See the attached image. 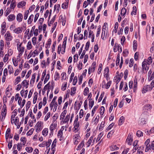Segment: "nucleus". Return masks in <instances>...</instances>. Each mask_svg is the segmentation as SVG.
<instances>
[{
  "instance_id": "obj_1",
  "label": "nucleus",
  "mask_w": 154,
  "mask_h": 154,
  "mask_svg": "<svg viewBox=\"0 0 154 154\" xmlns=\"http://www.w3.org/2000/svg\"><path fill=\"white\" fill-rule=\"evenodd\" d=\"M154 86V79L153 80L150 85H145L142 89V92L143 94L146 93V92L151 91Z\"/></svg>"
},
{
  "instance_id": "obj_2",
  "label": "nucleus",
  "mask_w": 154,
  "mask_h": 154,
  "mask_svg": "<svg viewBox=\"0 0 154 154\" xmlns=\"http://www.w3.org/2000/svg\"><path fill=\"white\" fill-rule=\"evenodd\" d=\"M2 110V112L0 117V119L2 121H3L7 113V108L5 105L3 106Z\"/></svg>"
},
{
  "instance_id": "obj_3",
  "label": "nucleus",
  "mask_w": 154,
  "mask_h": 154,
  "mask_svg": "<svg viewBox=\"0 0 154 154\" xmlns=\"http://www.w3.org/2000/svg\"><path fill=\"white\" fill-rule=\"evenodd\" d=\"M5 39L7 41H11L13 39V37L9 31H7L5 35Z\"/></svg>"
},
{
  "instance_id": "obj_4",
  "label": "nucleus",
  "mask_w": 154,
  "mask_h": 154,
  "mask_svg": "<svg viewBox=\"0 0 154 154\" xmlns=\"http://www.w3.org/2000/svg\"><path fill=\"white\" fill-rule=\"evenodd\" d=\"M22 43H20L19 45L18 44H17V48L20 53L19 55H21L23 52L24 50V47H21Z\"/></svg>"
},
{
  "instance_id": "obj_5",
  "label": "nucleus",
  "mask_w": 154,
  "mask_h": 154,
  "mask_svg": "<svg viewBox=\"0 0 154 154\" xmlns=\"http://www.w3.org/2000/svg\"><path fill=\"white\" fill-rule=\"evenodd\" d=\"M132 134V133H129L126 140V142L129 145H131V143L133 141Z\"/></svg>"
},
{
  "instance_id": "obj_6",
  "label": "nucleus",
  "mask_w": 154,
  "mask_h": 154,
  "mask_svg": "<svg viewBox=\"0 0 154 154\" xmlns=\"http://www.w3.org/2000/svg\"><path fill=\"white\" fill-rule=\"evenodd\" d=\"M106 28H103L102 29V32L101 35V38L103 40L105 39L107 37H108V32L105 31Z\"/></svg>"
},
{
  "instance_id": "obj_7",
  "label": "nucleus",
  "mask_w": 154,
  "mask_h": 154,
  "mask_svg": "<svg viewBox=\"0 0 154 154\" xmlns=\"http://www.w3.org/2000/svg\"><path fill=\"white\" fill-rule=\"evenodd\" d=\"M57 102H51L50 105V107L51 108V109H52L53 107H54L53 111L54 112H55L57 110Z\"/></svg>"
},
{
  "instance_id": "obj_8",
  "label": "nucleus",
  "mask_w": 154,
  "mask_h": 154,
  "mask_svg": "<svg viewBox=\"0 0 154 154\" xmlns=\"http://www.w3.org/2000/svg\"><path fill=\"white\" fill-rule=\"evenodd\" d=\"M23 30V29L22 27H19L14 29L13 31L14 33L19 34L22 32Z\"/></svg>"
},
{
  "instance_id": "obj_9",
  "label": "nucleus",
  "mask_w": 154,
  "mask_h": 154,
  "mask_svg": "<svg viewBox=\"0 0 154 154\" xmlns=\"http://www.w3.org/2000/svg\"><path fill=\"white\" fill-rule=\"evenodd\" d=\"M23 15L21 13H19L17 14V16L16 19L17 21L19 22H20L22 21Z\"/></svg>"
},
{
  "instance_id": "obj_10",
  "label": "nucleus",
  "mask_w": 154,
  "mask_h": 154,
  "mask_svg": "<svg viewBox=\"0 0 154 154\" xmlns=\"http://www.w3.org/2000/svg\"><path fill=\"white\" fill-rule=\"evenodd\" d=\"M152 108L151 105L147 104L144 105L143 107V109L145 111H150Z\"/></svg>"
},
{
  "instance_id": "obj_11",
  "label": "nucleus",
  "mask_w": 154,
  "mask_h": 154,
  "mask_svg": "<svg viewBox=\"0 0 154 154\" xmlns=\"http://www.w3.org/2000/svg\"><path fill=\"white\" fill-rule=\"evenodd\" d=\"M146 62L143 61L142 63V69H143V71H147L149 69V66L147 65V64L146 63Z\"/></svg>"
},
{
  "instance_id": "obj_12",
  "label": "nucleus",
  "mask_w": 154,
  "mask_h": 154,
  "mask_svg": "<svg viewBox=\"0 0 154 154\" xmlns=\"http://www.w3.org/2000/svg\"><path fill=\"white\" fill-rule=\"evenodd\" d=\"M67 112V111L66 110H64L61 114L60 116V120L63 121L66 114Z\"/></svg>"
},
{
  "instance_id": "obj_13",
  "label": "nucleus",
  "mask_w": 154,
  "mask_h": 154,
  "mask_svg": "<svg viewBox=\"0 0 154 154\" xmlns=\"http://www.w3.org/2000/svg\"><path fill=\"white\" fill-rule=\"evenodd\" d=\"M57 127V124L56 123H53L50 126V130L51 131H54L55 130Z\"/></svg>"
},
{
  "instance_id": "obj_14",
  "label": "nucleus",
  "mask_w": 154,
  "mask_h": 154,
  "mask_svg": "<svg viewBox=\"0 0 154 154\" xmlns=\"http://www.w3.org/2000/svg\"><path fill=\"white\" fill-rule=\"evenodd\" d=\"M143 61H145L146 62V63L148 65H150L152 62V58L151 57H149L147 59H145Z\"/></svg>"
},
{
  "instance_id": "obj_15",
  "label": "nucleus",
  "mask_w": 154,
  "mask_h": 154,
  "mask_svg": "<svg viewBox=\"0 0 154 154\" xmlns=\"http://www.w3.org/2000/svg\"><path fill=\"white\" fill-rule=\"evenodd\" d=\"M26 4V2H25L22 1L18 3L17 6L18 8H22L25 6Z\"/></svg>"
},
{
  "instance_id": "obj_16",
  "label": "nucleus",
  "mask_w": 154,
  "mask_h": 154,
  "mask_svg": "<svg viewBox=\"0 0 154 154\" xmlns=\"http://www.w3.org/2000/svg\"><path fill=\"white\" fill-rule=\"evenodd\" d=\"M15 18V16L14 14H10L8 17V19L9 21H12Z\"/></svg>"
},
{
  "instance_id": "obj_17",
  "label": "nucleus",
  "mask_w": 154,
  "mask_h": 154,
  "mask_svg": "<svg viewBox=\"0 0 154 154\" xmlns=\"http://www.w3.org/2000/svg\"><path fill=\"white\" fill-rule=\"evenodd\" d=\"M109 72V69L108 67H106L104 71V76L106 78L108 77V74Z\"/></svg>"
},
{
  "instance_id": "obj_18",
  "label": "nucleus",
  "mask_w": 154,
  "mask_h": 154,
  "mask_svg": "<svg viewBox=\"0 0 154 154\" xmlns=\"http://www.w3.org/2000/svg\"><path fill=\"white\" fill-rule=\"evenodd\" d=\"M74 131H75V132H76L78 131L77 129L79 126V122H74Z\"/></svg>"
},
{
  "instance_id": "obj_19",
  "label": "nucleus",
  "mask_w": 154,
  "mask_h": 154,
  "mask_svg": "<svg viewBox=\"0 0 154 154\" xmlns=\"http://www.w3.org/2000/svg\"><path fill=\"white\" fill-rule=\"evenodd\" d=\"M43 122L39 121L35 125L36 127L40 128H43Z\"/></svg>"
},
{
  "instance_id": "obj_20",
  "label": "nucleus",
  "mask_w": 154,
  "mask_h": 154,
  "mask_svg": "<svg viewBox=\"0 0 154 154\" xmlns=\"http://www.w3.org/2000/svg\"><path fill=\"white\" fill-rule=\"evenodd\" d=\"M29 81H27L26 80H24L21 83L22 85L26 87V88L28 87L29 85Z\"/></svg>"
},
{
  "instance_id": "obj_21",
  "label": "nucleus",
  "mask_w": 154,
  "mask_h": 154,
  "mask_svg": "<svg viewBox=\"0 0 154 154\" xmlns=\"http://www.w3.org/2000/svg\"><path fill=\"white\" fill-rule=\"evenodd\" d=\"M16 5V1L15 0H12L10 5L11 8L14 9Z\"/></svg>"
},
{
  "instance_id": "obj_22",
  "label": "nucleus",
  "mask_w": 154,
  "mask_h": 154,
  "mask_svg": "<svg viewBox=\"0 0 154 154\" xmlns=\"http://www.w3.org/2000/svg\"><path fill=\"white\" fill-rule=\"evenodd\" d=\"M48 133V128H44L42 131V134L44 136L47 135Z\"/></svg>"
},
{
  "instance_id": "obj_23",
  "label": "nucleus",
  "mask_w": 154,
  "mask_h": 154,
  "mask_svg": "<svg viewBox=\"0 0 154 154\" xmlns=\"http://www.w3.org/2000/svg\"><path fill=\"white\" fill-rule=\"evenodd\" d=\"M11 134V129L10 128H8L5 134V137L6 139H7L10 136Z\"/></svg>"
},
{
  "instance_id": "obj_24",
  "label": "nucleus",
  "mask_w": 154,
  "mask_h": 154,
  "mask_svg": "<svg viewBox=\"0 0 154 154\" xmlns=\"http://www.w3.org/2000/svg\"><path fill=\"white\" fill-rule=\"evenodd\" d=\"M70 114H69V115H67L65 118L64 121H63V123H66L68 122L69 121L70 117Z\"/></svg>"
},
{
  "instance_id": "obj_25",
  "label": "nucleus",
  "mask_w": 154,
  "mask_h": 154,
  "mask_svg": "<svg viewBox=\"0 0 154 154\" xmlns=\"http://www.w3.org/2000/svg\"><path fill=\"white\" fill-rule=\"evenodd\" d=\"M89 108L90 107L91 109L94 105V101L92 99H89Z\"/></svg>"
},
{
  "instance_id": "obj_26",
  "label": "nucleus",
  "mask_w": 154,
  "mask_h": 154,
  "mask_svg": "<svg viewBox=\"0 0 154 154\" xmlns=\"http://www.w3.org/2000/svg\"><path fill=\"white\" fill-rule=\"evenodd\" d=\"M76 88L75 87H72L71 89L70 94L72 96H73L75 93Z\"/></svg>"
},
{
  "instance_id": "obj_27",
  "label": "nucleus",
  "mask_w": 154,
  "mask_h": 154,
  "mask_svg": "<svg viewBox=\"0 0 154 154\" xmlns=\"http://www.w3.org/2000/svg\"><path fill=\"white\" fill-rule=\"evenodd\" d=\"M20 140L22 143L23 144V145H25L26 142V137H22L20 139Z\"/></svg>"
},
{
  "instance_id": "obj_28",
  "label": "nucleus",
  "mask_w": 154,
  "mask_h": 154,
  "mask_svg": "<svg viewBox=\"0 0 154 154\" xmlns=\"http://www.w3.org/2000/svg\"><path fill=\"white\" fill-rule=\"evenodd\" d=\"M34 15L31 14L29 17L28 20V23L29 24H30L33 20Z\"/></svg>"
},
{
  "instance_id": "obj_29",
  "label": "nucleus",
  "mask_w": 154,
  "mask_h": 154,
  "mask_svg": "<svg viewBox=\"0 0 154 154\" xmlns=\"http://www.w3.org/2000/svg\"><path fill=\"white\" fill-rule=\"evenodd\" d=\"M95 68L93 67H89L88 69V73L89 74H90L91 73L94 72Z\"/></svg>"
},
{
  "instance_id": "obj_30",
  "label": "nucleus",
  "mask_w": 154,
  "mask_h": 154,
  "mask_svg": "<svg viewBox=\"0 0 154 154\" xmlns=\"http://www.w3.org/2000/svg\"><path fill=\"white\" fill-rule=\"evenodd\" d=\"M57 143V140L56 139H55L54 140L51 145V149L52 150H54L55 147L56 146Z\"/></svg>"
},
{
  "instance_id": "obj_31",
  "label": "nucleus",
  "mask_w": 154,
  "mask_h": 154,
  "mask_svg": "<svg viewBox=\"0 0 154 154\" xmlns=\"http://www.w3.org/2000/svg\"><path fill=\"white\" fill-rule=\"evenodd\" d=\"M105 123V121L102 122L99 128V131H101L103 130V128L104 127Z\"/></svg>"
},
{
  "instance_id": "obj_32",
  "label": "nucleus",
  "mask_w": 154,
  "mask_h": 154,
  "mask_svg": "<svg viewBox=\"0 0 154 154\" xmlns=\"http://www.w3.org/2000/svg\"><path fill=\"white\" fill-rule=\"evenodd\" d=\"M6 94L7 97H9L11 95V93L9 91V88L8 87H7L6 90Z\"/></svg>"
},
{
  "instance_id": "obj_33",
  "label": "nucleus",
  "mask_w": 154,
  "mask_h": 154,
  "mask_svg": "<svg viewBox=\"0 0 154 154\" xmlns=\"http://www.w3.org/2000/svg\"><path fill=\"white\" fill-rule=\"evenodd\" d=\"M23 144L21 143H18L17 144V149L19 151H20L22 149V146H24L25 145H23Z\"/></svg>"
},
{
  "instance_id": "obj_34",
  "label": "nucleus",
  "mask_w": 154,
  "mask_h": 154,
  "mask_svg": "<svg viewBox=\"0 0 154 154\" xmlns=\"http://www.w3.org/2000/svg\"><path fill=\"white\" fill-rule=\"evenodd\" d=\"M93 137H90L89 139L88 140V141L87 142L86 145L87 146V147H89L90 145H91V142L93 140Z\"/></svg>"
},
{
  "instance_id": "obj_35",
  "label": "nucleus",
  "mask_w": 154,
  "mask_h": 154,
  "mask_svg": "<svg viewBox=\"0 0 154 154\" xmlns=\"http://www.w3.org/2000/svg\"><path fill=\"white\" fill-rule=\"evenodd\" d=\"M125 120V117L123 116H121L119 120V124L121 125L124 122Z\"/></svg>"
},
{
  "instance_id": "obj_36",
  "label": "nucleus",
  "mask_w": 154,
  "mask_h": 154,
  "mask_svg": "<svg viewBox=\"0 0 154 154\" xmlns=\"http://www.w3.org/2000/svg\"><path fill=\"white\" fill-rule=\"evenodd\" d=\"M119 148L117 147L116 145H112L110 147V150L112 151L117 150Z\"/></svg>"
},
{
  "instance_id": "obj_37",
  "label": "nucleus",
  "mask_w": 154,
  "mask_h": 154,
  "mask_svg": "<svg viewBox=\"0 0 154 154\" xmlns=\"http://www.w3.org/2000/svg\"><path fill=\"white\" fill-rule=\"evenodd\" d=\"M136 135L138 137H140L143 136V133L141 131L138 130L137 132Z\"/></svg>"
},
{
  "instance_id": "obj_38",
  "label": "nucleus",
  "mask_w": 154,
  "mask_h": 154,
  "mask_svg": "<svg viewBox=\"0 0 154 154\" xmlns=\"http://www.w3.org/2000/svg\"><path fill=\"white\" fill-rule=\"evenodd\" d=\"M17 109H15L12 112V115H11L12 118H15V116L17 114Z\"/></svg>"
},
{
  "instance_id": "obj_39",
  "label": "nucleus",
  "mask_w": 154,
  "mask_h": 154,
  "mask_svg": "<svg viewBox=\"0 0 154 154\" xmlns=\"http://www.w3.org/2000/svg\"><path fill=\"white\" fill-rule=\"evenodd\" d=\"M133 49L135 51H136L137 48V41L136 40H134L133 42Z\"/></svg>"
},
{
  "instance_id": "obj_40",
  "label": "nucleus",
  "mask_w": 154,
  "mask_h": 154,
  "mask_svg": "<svg viewBox=\"0 0 154 154\" xmlns=\"http://www.w3.org/2000/svg\"><path fill=\"white\" fill-rule=\"evenodd\" d=\"M26 151L28 153L32 152L33 149L31 147H26L25 148Z\"/></svg>"
},
{
  "instance_id": "obj_41",
  "label": "nucleus",
  "mask_w": 154,
  "mask_h": 154,
  "mask_svg": "<svg viewBox=\"0 0 154 154\" xmlns=\"http://www.w3.org/2000/svg\"><path fill=\"white\" fill-rule=\"evenodd\" d=\"M60 74L57 72H56L55 74L54 79L55 80H57L59 79L60 78Z\"/></svg>"
},
{
  "instance_id": "obj_42",
  "label": "nucleus",
  "mask_w": 154,
  "mask_h": 154,
  "mask_svg": "<svg viewBox=\"0 0 154 154\" xmlns=\"http://www.w3.org/2000/svg\"><path fill=\"white\" fill-rule=\"evenodd\" d=\"M8 69L9 70V73L10 74H11L13 72V69L11 66H8Z\"/></svg>"
},
{
  "instance_id": "obj_43",
  "label": "nucleus",
  "mask_w": 154,
  "mask_h": 154,
  "mask_svg": "<svg viewBox=\"0 0 154 154\" xmlns=\"http://www.w3.org/2000/svg\"><path fill=\"white\" fill-rule=\"evenodd\" d=\"M126 9L124 8H122L121 10V14L122 16H124L125 15V14L126 13Z\"/></svg>"
},
{
  "instance_id": "obj_44",
  "label": "nucleus",
  "mask_w": 154,
  "mask_h": 154,
  "mask_svg": "<svg viewBox=\"0 0 154 154\" xmlns=\"http://www.w3.org/2000/svg\"><path fill=\"white\" fill-rule=\"evenodd\" d=\"M51 141H52L51 139H49L47 142H45L47 148H48L50 146Z\"/></svg>"
},
{
  "instance_id": "obj_45",
  "label": "nucleus",
  "mask_w": 154,
  "mask_h": 154,
  "mask_svg": "<svg viewBox=\"0 0 154 154\" xmlns=\"http://www.w3.org/2000/svg\"><path fill=\"white\" fill-rule=\"evenodd\" d=\"M29 13V10H27L26 11L24 14V19L26 20L28 17V14Z\"/></svg>"
},
{
  "instance_id": "obj_46",
  "label": "nucleus",
  "mask_w": 154,
  "mask_h": 154,
  "mask_svg": "<svg viewBox=\"0 0 154 154\" xmlns=\"http://www.w3.org/2000/svg\"><path fill=\"white\" fill-rule=\"evenodd\" d=\"M9 56H10L7 54L5 55L3 59V61L5 63L8 60Z\"/></svg>"
},
{
  "instance_id": "obj_47",
  "label": "nucleus",
  "mask_w": 154,
  "mask_h": 154,
  "mask_svg": "<svg viewBox=\"0 0 154 154\" xmlns=\"http://www.w3.org/2000/svg\"><path fill=\"white\" fill-rule=\"evenodd\" d=\"M82 61H80L79 64L77 65V67L79 70H81L82 68Z\"/></svg>"
},
{
  "instance_id": "obj_48",
  "label": "nucleus",
  "mask_w": 154,
  "mask_h": 154,
  "mask_svg": "<svg viewBox=\"0 0 154 154\" xmlns=\"http://www.w3.org/2000/svg\"><path fill=\"white\" fill-rule=\"evenodd\" d=\"M66 86L67 82L63 83L61 87V90L63 91H65L66 89Z\"/></svg>"
},
{
  "instance_id": "obj_49",
  "label": "nucleus",
  "mask_w": 154,
  "mask_h": 154,
  "mask_svg": "<svg viewBox=\"0 0 154 154\" xmlns=\"http://www.w3.org/2000/svg\"><path fill=\"white\" fill-rule=\"evenodd\" d=\"M11 11V8H8L5 12V16H8Z\"/></svg>"
},
{
  "instance_id": "obj_50",
  "label": "nucleus",
  "mask_w": 154,
  "mask_h": 154,
  "mask_svg": "<svg viewBox=\"0 0 154 154\" xmlns=\"http://www.w3.org/2000/svg\"><path fill=\"white\" fill-rule=\"evenodd\" d=\"M61 75L62 76L61 80H65L66 78V73L65 72H63L61 74Z\"/></svg>"
},
{
  "instance_id": "obj_51",
  "label": "nucleus",
  "mask_w": 154,
  "mask_h": 154,
  "mask_svg": "<svg viewBox=\"0 0 154 154\" xmlns=\"http://www.w3.org/2000/svg\"><path fill=\"white\" fill-rule=\"evenodd\" d=\"M98 105L95 106L93 108V109L91 112V115L92 116H93V115L94 113V112L96 111V109H97V108L98 107Z\"/></svg>"
},
{
  "instance_id": "obj_52",
  "label": "nucleus",
  "mask_w": 154,
  "mask_h": 154,
  "mask_svg": "<svg viewBox=\"0 0 154 154\" xmlns=\"http://www.w3.org/2000/svg\"><path fill=\"white\" fill-rule=\"evenodd\" d=\"M34 131V129L31 128L29 130L27 133L26 135L28 136L31 135L33 133V132Z\"/></svg>"
},
{
  "instance_id": "obj_53",
  "label": "nucleus",
  "mask_w": 154,
  "mask_h": 154,
  "mask_svg": "<svg viewBox=\"0 0 154 154\" xmlns=\"http://www.w3.org/2000/svg\"><path fill=\"white\" fill-rule=\"evenodd\" d=\"M84 143V141L82 140V141L80 143L78 146V147L76 149L77 150H79L80 148H81L82 146H83Z\"/></svg>"
},
{
  "instance_id": "obj_54",
  "label": "nucleus",
  "mask_w": 154,
  "mask_h": 154,
  "mask_svg": "<svg viewBox=\"0 0 154 154\" xmlns=\"http://www.w3.org/2000/svg\"><path fill=\"white\" fill-rule=\"evenodd\" d=\"M32 46L31 44V42L29 41L28 42L27 45V48L28 50H30L32 48Z\"/></svg>"
},
{
  "instance_id": "obj_55",
  "label": "nucleus",
  "mask_w": 154,
  "mask_h": 154,
  "mask_svg": "<svg viewBox=\"0 0 154 154\" xmlns=\"http://www.w3.org/2000/svg\"><path fill=\"white\" fill-rule=\"evenodd\" d=\"M68 2H67L62 4V8L64 9L68 7Z\"/></svg>"
},
{
  "instance_id": "obj_56",
  "label": "nucleus",
  "mask_w": 154,
  "mask_h": 154,
  "mask_svg": "<svg viewBox=\"0 0 154 154\" xmlns=\"http://www.w3.org/2000/svg\"><path fill=\"white\" fill-rule=\"evenodd\" d=\"M89 92V88L88 87H86L84 91V94L85 95H87Z\"/></svg>"
},
{
  "instance_id": "obj_57",
  "label": "nucleus",
  "mask_w": 154,
  "mask_h": 154,
  "mask_svg": "<svg viewBox=\"0 0 154 154\" xmlns=\"http://www.w3.org/2000/svg\"><path fill=\"white\" fill-rule=\"evenodd\" d=\"M37 41V38L35 37H34L32 38V42L33 45H35Z\"/></svg>"
},
{
  "instance_id": "obj_58",
  "label": "nucleus",
  "mask_w": 154,
  "mask_h": 154,
  "mask_svg": "<svg viewBox=\"0 0 154 154\" xmlns=\"http://www.w3.org/2000/svg\"><path fill=\"white\" fill-rule=\"evenodd\" d=\"M114 125V123H112L108 126V127L106 128V131L110 130L113 127V126Z\"/></svg>"
},
{
  "instance_id": "obj_59",
  "label": "nucleus",
  "mask_w": 154,
  "mask_h": 154,
  "mask_svg": "<svg viewBox=\"0 0 154 154\" xmlns=\"http://www.w3.org/2000/svg\"><path fill=\"white\" fill-rule=\"evenodd\" d=\"M60 8V5L59 4H57V5H55L54 7V10H55L56 9H57V12H58L59 11Z\"/></svg>"
},
{
  "instance_id": "obj_60",
  "label": "nucleus",
  "mask_w": 154,
  "mask_h": 154,
  "mask_svg": "<svg viewBox=\"0 0 154 154\" xmlns=\"http://www.w3.org/2000/svg\"><path fill=\"white\" fill-rule=\"evenodd\" d=\"M105 108L104 106H102L100 108V114L101 115H103L104 113Z\"/></svg>"
},
{
  "instance_id": "obj_61",
  "label": "nucleus",
  "mask_w": 154,
  "mask_h": 154,
  "mask_svg": "<svg viewBox=\"0 0 154 154\" xmlns=\"http://www.w3.org/2000/svg\"><path fill=\"white\" fill-rule=\"evenodd\" d=\"M78 56L77 54H75L74 56V60L73 62L74 63H75V62H76L78 60Z\"/></svg>"
},
{
  "instance_id": "obj_62",
  "label": "nucleus",
  "mask_w": 154,
  "mask_h": 154,
  "mask_svg": "<svg viewBox=\"0 0 154 154\" xmlns=\"http://www.w3.org/2000/svg\"><path fill=\"white\" fill-rule=\"evenodd\" d=\"M103 134L102 133H100L98 135L97 138L96 139V142H97L98 141L101 139V137H102Z\"/></svg>"
},
{
  "instance_id": "obj_63",
  "label": "nucleus",
  "mask_w": 154,
  "mask_h": 154,
  "mask_svg": "<svg viewBox=\"0 0 154 154\" xmlns=\"http://www.w3.org/2000/svg\"><path fill=\"white\" fill-rule=\"evenodd\" d=\"M50 78V75L49 74H48L46 76V77L44 81V84L46 83L48 81Z\"/></svg>"
},
{
  "instance_id": "obj_64",
  "label": "nucleus",
  "mask_w": 154,
  "mask_h": 154,
  "mask_svg": "<svg viewBox=\"0 0 154 154\" xmlns=\"http://www.w3.org/2000/svg\"><path fill=\"white\" fill-rule=\"evenodd\" d=\"M114 51V52H116L117 51L118 49V44L117 43L115 44V46L113 48Z\"/></svg>"
}]
</instances>
